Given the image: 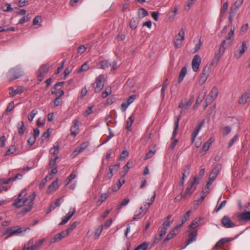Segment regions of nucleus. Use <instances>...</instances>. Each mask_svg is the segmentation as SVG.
Segmentation results:
<instances>
[{
  "instance_id": "f257e3e1",
  "label": "nucleus",
  "mask_w": 250,
  "mask_h": 250,
  "mask_svg": "<svg viewBox=\"0 0 250 250\" xmlns=\"http://www.w3.org/2000/svg\"><path fill=\"white\" fill-rule=\"evenodd\" d=\"M26 195V190L25 189L22 190L19 194L18 198L15 200L13 204V206L16 208H20L22 206H25V207L22 209L21 211L23 214L31 210L33 205V202L36 197L35 192H33L28 197H25Z\"/></svg>"
},
{
  "instance_id": "f03ea898",
  "label": "nucleus",
  "mask_w": 250,
  "mask_h": 250,
  "mask_svg": "<svg viewBox=\"0 0 250 250\" xmlns=\"http://www.w3.org/2000/svg\"><path fill=\"white\" fill-rule=\"evenodd\" d=\"M200 181V179L199 178H197L195 176L193 178V180L190 182L185 192L184 193H181V198H186L188 197H189L196 189V186L194 185L199 184Z\"/></svg>"
},
{
  "instance_id": "7ed1b4c3",
  "label": "nucleus",
  "mask_w": 250,
  "mask_h": 250,
  "mask_svg": "<svg viewBox=\"0 0 250 250\" xmlns=\"http://www.w3.org/2000/svg\"><path fill=\"white\" fill-rule=\"evenodd\" d=\"M9 76L13 78H19L24 76V72L19 66L11 68L9 72Z\"/></svg>"
},
{
  "instance_id": "20e7f679",
  "label": "nucleus",
  "mask_w": 250,
  "mask_h": 250,
  "mask_svg": "<svg viewBox=\"0 0 250 250\" xmlns=\"http://www.w3.org/2000/svg\"><path fill=\"white\" fill-rule=\"evenodd\" d=\"M50 64L46 62L42 64L37 71V76L39 78H43L46 76V74L49 70Z\"/></svg>"
},
{
  "instance_id": "39448f33",
  "label": "nucleus",
  "mask_w": 250,
  "mask_h": 250,
  "mask_svg": "<svg viewBox=\"0 0 250 250\" xmlns=\"http://www.w3.org/2000/svg\"><path fill=\"white\" fill-rule=\"evenodd\" d=\"M185 39V32L183 28L179 30V33L175 36L174 43L175 48L180 47Z\"/></svg>"
},
{
  "instance_id": "423d86ee",
  "label": "nucleus",
  "mask_w": 250,
  "mask_h": 250,
  "mask_svg": "<svg viewBox=\"0 0 250 250\" xmlns=\"http://www.w3.org/2000/svg\"><path fill=\"white\" fill-rule=\"evenodd\" d=\"M197 229H193L190 230V232L188 235V239L187 240V244L186 246L182 249H185L188 245L195 241L197 239Z\"/></svg>"
},
{
  "instance_id": "0eeeda50",
  "label": "nucleus",
  "mask_w": 250,
  "mask_h": 250,
  "mask_svg": "<svg viewBox=\"0 0 250 250\" xmlns=\"http://www.w3.org/2000/svg\"><path fill=\"white\" fill-rule=\"evenodd\" d=\"M24 87L22 86H18L16 87H10L9 88V94L10 97H13L16 95L21 94L24 91Z\"/></svg>"
},
{
  "instance_id": "6e6552de",
  "label": "nucleus",
  "mask_w": 250,
  "mask_h": 250,
  "mask_svg": "<svg viewBox=\"0 0 250 250\" xmlns=\"http://www.w3.org/2000/svg\"><path fill=\"white\" fill-rule=\"evenodd\" d=\"M68 235L69 234L66 230L62 231L60 233L55 235L54 237L50 240V244L59 242Z\"/></svg>"
},
{
  "instance_id": "1a4fd4ad",
  "label": "nucleus",
  "mask_w": 250,
  "mask_h": 250,
  "mask_svg": "<svg viewBox=\"0 0 250 250\" xmlns=\"http://www.w3.org/2000/svg\"><path fill=\"white\" fill-rule=\"evenodd\" d=\"M201 62V59L199 55H195L192 61V68L194 72H197Z\"/></svg>"
},
{
  "instance_id": "9d476101",
  "label": "nucleus",
  "mask_w": 250,
  "mask_h": 250,
  "mask_svg": "<svg viewBox=\"0 0 250 250\" xmlns=\"http://www.w3.org/2000/svg\"><path fill=\"white\" fill-rule=\"evenodd\" d=\"M27 229H30L29 228H25L24 229H22V228H18L17 229H13L12 228L7 229L5 233L8 234V236L7 238L13 235H17L21 233L23 231H25Z\"/></svg>"
},
{
  "instance_id": "9b49d317",
  "label": "nucleus",
  "mask_w": 250,
  "mask_h": 250,
  "mask_svg": "<svg viewBox=\"0 0 250 250\" xmlns=\"http://www.w3.org/2000/svg\"><path fill=\"white\" fill-rule=\"evenodd\" d=\"M221 223L224 227L226 228H231L235 226V224L231 221L230 218L227 216H224L222 220Z\"/></svg>"
},
{
  "instance_id": "f8f14e48",
  "label": "nucleus",
  "mask_w": 250,
  "mask_h": 250,
  "mask_svg": "<svg viewBox=\"0 0 250 250\" xmlns=\"http://www.w3.org/2000/svg\"><path fill=\"white\" fill-rule=\"evenodd\" d=\"M218 93L219 91L218 88L216 87H213L208 97L206 98L207 99V101L208 103H212L213 101L217 97Z\"/></svg>"
},
{
  "instance_id": "ddd939ff",
  "label": "nucleus",
  "mask_w": 250,
  "mask_h": 250,
  "mask_svg": "<svg viewBox=\"0 0 250 250\" xmlns=\"http://www.w3.org/2000/svg\"><path fill=\"white\" fill-rule=\"evenodd\" d=\"M248 46L246 42L244 41L242 43V45L240 48L238 49L234 53V56L235 58L239 59L245 53L247 49Z\"/></svg>"
},
{
  "instance_id": "4468645a",
  "label": "nucleus",
  "mask_w": 250,
  "mask_h": 250,
  "mask_svg": "<svg viewBox=\"0 0 250 250\" xmlns=\"http://www.w3.org/2000/svg\"><path fill=\"white\" fill-rule=\"evenodd\" d=\"M73 125L71 127L70 131L71 135L75 137L79 133V120L77 119H75L73 122Z\"/></svg>"
},
{
  "instance_id": "2eb2a0df",
  "label": "nucleus",
  "mask_w": 250,
  "mask_h": 250,
  "mask_svg": "<svg viewBox=\"0 0 250 250\" xmlns=\"http://www.w3.org/2000/svg\"><path fill=\"white\" fill-rule=\"evenodd\" d=\"M181 225H179L175 227L169 233L167 234L166 238L164 240V243H166V242L171 239L174 236L177 234V232L178 230L181 228Z\"/></svg>"
},
{
  "instance_id": "dca6fc26",
  "label": "nucleus",
  "mask_w": 250,
  "mask_h": 250,
  "mask_svg": "<svg viewBox=\"0 0 250 250\" xmlns=\"http://www.w3.org/2000/svg\"><path fill=\"white\" fill-rule=\"evenodd\" d=\"M89 142H83V143L82 144H81V145L79 147H78L73 152V155L74 156H77V155H78V154L82 151L84 149H85L87 147V146H89Z\"/></svg>"
},
{
  "instance_id": "f3484780",
  "label": "nucleus",
  "mask_w": 250,
  "mask_h": 250,
  "mask_svg": "<svg viewBox=\"0 0 250 250\" xmlns=\"http://www.w3.org/2000/svg\"><path fill=\"white\" fill-rule=\"evenodd\" d=\"M135 119V116L134 114H132L127 119L126 123L125 128L130 131H132L131 125L133 123Z\"/></svg>"
},
{
  "instance_id": "a211bd4d",
  "label": "nucleus",
  "mask_w": 250,
  "mask_h": 250,
  "mask_svg": "<svg viewBox=\"0 0 250 250\" xmlns=\"http://www.w3.org/2000/svg\"><path fill=\"white\" fill-rule=\"evenodd\" d=\"M238 219L241 221L250 220V211H244L238 216Z\"/></svg>"
},
{
  "instance_id": "6ab92c4d",
  "label": "nucleus",
  "mask_w": 250,
  "mask_h": 250,
  "mask_svg": "<svg viewBox=\"0 0 250 250\" xmlns=\"http://www.w3.org/2000/svg\"><path fill=\"white\" fill-rule=\"evenodd\" d=\"M58 180L56 179L49 186L46 191L47 193H50L52 192L55 191L58 188Z\"/></svg>"
},
{
  "instance_id": "aec40b11",
  "label": "nucleus",
  "mask_w": 250,
  "mask_h": 250,
  "mask_svg": "<svg viewBox=\"0 0 250 250\" xmlns=\"http://www.w3.org/2000/svg\"><path fill=\"white\" fill-rule=\"evenodd\" d=\"M17 126L18 134L20 136H22L26 129L24 122L21 121L18 123Z\"/></svg>"
},
{
  "instance_id": "412c9836",
  "label": "nucleus",
  "mask_w": 250,
  "mask_h": 250,
  "mask_svg": "<svg viewBox=\"0 0 250 250\" xmlns=\"http://www.w3.org/2000/svg\"><path fill=\"white\" fill-rule=\"evenodd\" d=\"M104 79H97L96 81V85L95 87V92L97 93L100 92L104 86Z\"/></svg>"
},
{
  "instance_id": "4be33fe9",
  "label": "nucleus",
  "mask_w": 250,
  "mask_h": 250,
  "mask_svg": "<svg viewBox=\"0 0 250 250\" xmlns=\"http://www.w3.org/2000/svg\"><path fill=\"white\" fill-rule=\"evenodd\" d=\"M222 169V165L220 164H217L212 170L210 175L213 176L214 177L216 178L219 172Z\"/></svg>"
},
{
  "instance_id": "5701e85b",
  "label": "nucleus",
  "mask_w": 250,
  "mask_h": 250,
  "mask_svg": "<svg viewBox=\"0 0 250 250\" xmlns=\"http://www.w3.org/2000/svg\"><path fill=\"white\" fill-rule=\"evenodd\" d=\"M239 8L232 5L230 7V10L229 14V21L230 24L232 23L233 18L234 16L236 15L237 12Z\"/></svg>"
},
{
  "instance_id": "b1692460",
  "label": "nucleus",
  "mask_w": 250,
  "mask_h": 250,
  "mask_svg": "<svg viewBox=\"0 0 250 250\" xmlns=\"http://www.w3.org/2000/svg\"><path fill=\"white\" fill-rule=\"evenodd\" d=\"M59 146L58 145L54 146L53 147L51 148L50 149V154L51 155L50 157L55 158L56 159H58V153H59Z\"/></svg>"
},
{
  "instance_id": "393cba45",
  "label": "nucleus",
  "mask_w": 250,
  "mask_h": 250,
  "mask_svg": "<svg viewBox=\"0 0 250 250\" xmlns=\"http://www.w3.org/2000/svg\"><path fill=\"white\" fill-rule=\"evenodd\" d=\"M223 55V54L221 52L218 51L216 52L214 57L210 63V65L212 66L214 64H217L219 61L221 57Z\"/></svg>"
},
{
  "instance_id": "a878e982",
  "label": "nucleus",
  "mask_w": 250,
  "mask_h": 250,
  "mask_svg": "<svg viewBox=\"0 0 250 250\" xmlns=\"http://www.w3.org/2000/svg\"><path fill=\"white\" fill-rule=\"evenodd\" d=\"M250 96V93L249 92H244L239 100V104H245Z\"/></svg>"
},
{
  "instance_id": "bb28decb",
  "label": "nucleus",
  "mask_w": 250,
  "mask_h": 250,
  "mask_svg": "<svg viewBox=\"0 0 250 250\" xmlns=\"http://www.w3.org/2000/svg\"><path fill=\"white\" fill-rule=\"evenodd\" d=\"M203 123L204 121H203L202 123L200 124V125H199L195 129V130L192 133L191 141L192 143L195 141L196 136L198 134L201 127L203 126Z\"/></svg>"
},
{
  "instance_id": "cd10ccee",
  "label": "nucleus",
  "mask_w": 250,
  "mask_h": 250,
  "mask_svg": "<svg viewBox=\"0 0 250 250\" xmlns=\"http://www.w3.org/2000/svg\"><path fill=\"white\" fill-rule=\"evenodd\" d=\"M23 248L26 250H34V242L33 239H31L29 241L24 245Z\"/></svg>"
},
{
  "instance_id": "c85d7f7f",
  "label": "nucleus",
  "mask_w": 250,
  "mask_h": 250,
  "mask_svg": "<svg viewBox=\"0 0 250 250\" xmlns=\"http://www.w3.org/2000/svg\"><path fill=\"white\" fill-rule=\"evenodd\" d=\"M89 68V65L88 64V62H86L83 64H82L78 69L77 70V72L78 73H81L83 72L88 70Z\"/></svg>"
},
{
  "instance_id": "c756f323",
  "label": "nucleus",
  "mask_w": 250,
  "mask_h": 250,
  "mask_svg": "<svg viewBox=\"0 0 250 250\" xmlns=\"http://www.w3.org/2000/svg\"><path fill=\"white\" fill-rule=\"evenodd\" d=\"M148 15V12L144 8H140L138 11L139 18L142 19Z\"/></svg>"
},
{
  "instance_id": "7c9ffc66",
  "label": "nucleus",
  "mask_w": 250,
  "mask_h": 250,
  "mask_svg": "<svg viewBox=\"0 0 250 250\" xmlns=\"http://www.w3.org/2000/svg\"><path fill=\"white\" fill-rule=\"evenodd\" d=\"M138 20L137 19L132 18L129 22L130 28L132 29H135L138 26Z\"/></svg>"
},
{
  "instance_id": "2f4dec72",
  "label": "nucleus",
  "mask_w": 250,
  "mask_h": 250,
  "mask_svg": "<svg viewBox=\"0 0 250 250\" xmlns=\"http://www.w3.org/2000/svg\"><path fill=\"white\" fill-rule=\"evenodd\" d=\"M180 116H179L177 120L174 123V130L172 132V135L171 139L174 138L177 134V129H178V126H179V120H180Z\"/></svg>"
},
{
  "instance_id": "473e14b6",
  "label": "nucleus",
  "mask_w": 250,
  "mask_h": 250,
  "mask_svg": "<svg viewBox=\"0 0 250 250\" xmlns=\"http://www.w3.org/2000/svg\"><path fill=\"white\" fill-rule=\"evenodd\" d=\"M99 65L100 67L103 69H106L111 66V64L109 63L108 60L101 61L99 63Z\"/></svg>"
},
{
  "instance_id": "72a5a7b5",
  "label": "nucleus",
  "mask_w": 250,
  "mask_h": 250,
  "mask_svg": "<svg viewBox=\"0 0 250 250\" xmlns=\"http://www.w3.org/2000/svg\"><path fill=\"white\" fill-rule=\"evenodd\" d=\"M229 241V240H228L226 238H223L220 239L219 241H218L217 243L215 244L214 249H216L217 247H221L223 246L225 243L228 242Z\"/></svg>"
},
{
  "instance_id": "f704fd0d",
  "label": "nucleus",
  "mask_w": 250,
  "mask_h": 250,
  "mask_svg": "<svg viewBox=\"0 0 250 250\" xmlns=\"http://www.w3.org/2000/svg\"><path fill=\"white\" fill-rule=\"evenodd\" d=\"M191 211L190 210L188 211L186 214L184 215V216L181 218V226L188 220V219L189 218V217L190 216V214L191 213Z\"/></svg>"
},
{
  "instance_id": "c9c22d12",
  "label": "nucleus",
  "mask_w": 250,
  "mask_h": 250,
  "mask_svg": "<svg viewBox=\"0 0 250 250\" xmlns=\"http://www.w3.org/2000/svg\"><path fill=\"white\" fill-rule=\"evenodd\" d=\"M15 29L13 27H8L7 25L4 26H0V32H5V31H14Z\"/></svg>"
},
{
  "instance_id": "e433bc0d",
  "label": "nucleus",
  "mask_w": 250,
  "mask_h": 250,
  "mask_svg": "<svg viewBox=\"0 0 250 250\" xmlns=\"http://www.w3.org/2000/svg\"><path fill=\"white\" fill-rule=\"evenodd\" d=\"M212 143L211 139H208L203 145L202 149L204 151H207L209 148Z\"/></svg>"
},
{
  "instance_id": "4c0bfd02",
  "label": "nucleus",
  "mask_w": 250,
  "mask_h": 250,
  "mask_svg": "<svg viewBox=\"0 0 250 250\" xmlns=\"http://www.w3.org/2000/svg\"><path fill=\"white\" fill-rule=\"evenodd\" d=\"M129 201H130V200L128 198L124 199L122 201V202L119 205V206L117 207V210L118 211H119L122 208V207H125L126 205H127L129 203Z\"/></svg>"
},
{
  "instance_id": "58836bf2",
  "label": "nucleus",
  "mask_w": 250,
  "mask_h": 250,
  "mask_svg": "<svg viewBox=\"0 0 250 250\" xmlns=\"http://www.w3.org/2000/svg\"><path fill=\"white\" fill-rule=\"evenodd\" d=\"M37 113H38V111L36 110H35V109L31 111V112L28 115V121L30 122H32L34 118L37 114Z\"/></svg>"
},
{
  "instance_id": "ea45409f",
  "label": "nucleus",
  "mask_w": 250,
  "mask_h": 250,
  "mask_svg": "<svg viewBox=\"0 0 250 250\" xmlns=\"http://www.w3.org/2000/svg\"><path fill=\"white\" fill-rule=\"evenodd\" d=\"M210 71V66H206L203 70L202 73V78L206 77L208 78V74Z\"/></svg>"
},
{
  "instance_id": "a19ab883",
  "label": "nucleus",
  "mask_w": 250,
  "mask_h": 250,
  "mask_svg": "<svg viewBox=\"0 0 250 250\" xmlns=\"http://www.w3.org/2000/svg\"><path fill=\"white\" fill-rule=\"evenodd\" d=\"M104 226L103 225L100 226L96 230L95 232V238L98 239L99 237L100 236L103 229Z\"/></svg>"
},
{
  "instance_id": "79ce46f5",
  "label": "nucleus",
  "mask_w": 250,
  "mask_h": 250,
  "mask_svg": "<svg viewBox=\"0 0 250 250\" xmlns=\"http://www.w3.org/2000/svg\"><path fill=\"white\" fill-rule=\"evenodd\" d=\"M111 93V87H106L105 90L102 93V97L105 98Z\"/></svg>"
},
{
  "instance_id": "37998d69",
  "label": "nucleus",
  "mask_w": 250,
  "mask_h": 250,
  "mask_svg": "<svg viewBox=\"0 0 250 250\" xmlns=\"http://www.w3.org/2000/svg\"><path fill=\"white\" fill-rule=\"evenodd\" d=\"M156 150L155 149H154L153 150L150 149L149 150V151L146 154L145 157V160H146L148 159H150L151 158L153 155L155 153Z\"/></svg>"
},
{
  "instance_id": "c03bdc74",
  "label": "nucleus",
  "mask_w": 250,
  "mask_h": 250,
  "mask_svg": "<svg viewBox=\"0 0 250 250\" xmlns=\"http://www.w3.org/2000/svg\"><path fill=\"white\" fill-rule=\"evenodd\" d=\"M44 241H45V239L43 238L42 239L39 240L36 243H35V244H34V250H37L38 249H39L40 247H41L42 246V245L43 244Z\"/></svg>"
},
{
  "instance_id": "a18cd8bd",
  "label": "nucleus",
  "mask_w": 250,
  "mask_h": 250,
  "mask_svg": "<svg viewBox=\"0 0 250 250\" xmlns=\"http://www.w3.org/2000/svg\"><path fill=\"white\" fill-rule=\"evenodd\" d=\"M42 21V18L41 16H37L35 17L33 20V25H41L40 23Z\"/></svg>"
},
{
  "instance_id": "49530a36",
  "label": "nucleus",
  "mask_w": 250,
  "mask_h": 250,
  "mask_svg": "<svg viewBox=\"0 0 250 250\" xmlns=\"http://www.w3.org/2000/svg\"><path fill=\"white\" fill-rule=\"evenodd\" d=\"M73 69V67L72 66H68L67 67H66L64 72H63V76H64V78H66L67 77H68L69 76V75L70 74V72L72 71Z\"/></svg>"
},
{
  "instance_id": "de8ad7c7",
  "label": "nucleus",
  "mask_w": 250,
  "mask_h": 250,
  "mask_svg": "<svg viewBox=\"0 0 250 250\" xmlns=\"http://www.w3.org/2000/svg\"><path fill=\"white\" fill-rule=\"evenodd\" d=\"M55 90L56 89H54V90H52V93L55 94L57 97L60 98V97L64 94V92L62 89H58V91H56Z\"/></svg>"
},
{
  "instance_id": "09e8293b",
  "label": "nucleus",
  "mask_w": 250,
  "mask_h": 250,
  "mask_svg": "<svg viewBox=\"0 0 250 250\" xmlns=\"http://www.w3.org/2000/svg\"><path fill=\"white\" fill-rule=\"evenodd\" d=\"M16 151V148L15 146H11L9 148V149L7 150V151L6 152L5 155H9L10 154H15V152Z\"/></svg>"
},
{
  "instance_id": "8fccbe9b",
  "label": "nucleus",
  "mask_w": 250,
  "mask_h": 250,
  "mask_svg": "<svg viewBox=\"0 0 250 250\" xmlns=\"http://www.w3.org/2000/svg\"><path fill=\"white\" fill-rule=\"evenodd\" d=\"M227 201L226 200L223 201L219 205H216L214 211L216 212H218L222 208L226 205Z\"/></svg>"
},
{
  "instance_id": "3c124183",
  "label": "nucleus",
  "mask_w": 250,
  "mask_h": 250,
  "mask_svg": "<svg viewBox=\"0 0 250 250\" xmlns=\"http://www.w3.org/2000/svg\"><path fill=\"white\" fill-rule=\"evenodd\" d=\"M109 133L108 136L107 137V138L105 140H104L100 145H103L106 143L111 138H112L114 136V133L112 132V131L110 128H109Z\"/></svg>"
},
{
  "instance_id": "603ef678",
  "label": "nucleus",
  "mask_w": 250,
  "mask_h": 250,
  "mask_svg": "<svg viewBox=\"0 0 250 250\" xmlns=\"http://www.w3.org/2000/svg\"><path fill=\"white\" fill-rule=\"evenodd\" d=\"M149 243L144 242L137 246V247H141V248L139 249V250H146L149 246Z\"/></svg>"
},
{
  "instance_id": "864d4df0",
  "label": "nucleus",
  "mask_w": 250,
  "mask_h": 250,
  "mask_svg": "<svg viewBox=\"0 0 250 250\" xmlns=\"http://www.w3.org/2000/svg\"><path fill=\"white\" fill-rule=\"evenodd\" d=\"M192 103H190V101H188L186 104H184L183 102H181L179 105V107L181 108H188V107L190 106Z\"/></svg>"
},
{
  "instance_id": "5fc2aeb1",
  "label": "nucleus",
  "mask_w": 250,
  "mask_h": 250,
  "mask_svg": "<svg viewBox=\"0 0 250 250\" xmlns=\"http://www.w3.org/2000/svg\"><path fill=\"white\" fill-rule=\"evenodd\" d=\"M196 0H188L187 1V4L185 6V9L187 11L188 10Z\"/></svg>"
},
{
  "instance_id": "6e6d98bb",
  "label": "nucleus",
  "mask_w": 250,
  "mask_h": 250,
  "mask_svg": "<svg viewBox=\"0 0 250 250\" xmlns=\"http://www.w3.org/2000/svg\"><path fill=\"white\" fill-rule=\"evenodd\" d=\"M15 107L14 103L13 101L10 102L6 109V112H9L11 111Z\"/></svg>"
},
{
  "instance_id": "4d7b16f0",
  "label": "nucleus",
  "mask_w": 250,
  "mask_h": 250,
  "mask_svg": "<svg viewBox=\"0 0 250 250\" xmlns=\"http://www.w3.org/2000/svg\"><path fill=\"white\" fill-rule=\"evenodd\" d=\"M129 155V153L127 151V150H124L120 155V160H124L126 157H127Z\"/></svg>"
},
{
  "instance_id": "13d9d810",
  "label": "nucleus",
  "mask_w": 250,
  "mask_h": 250,
  "mask_svg": "<svg viewBox=\"0 0 250 250\" xmlns=\"http://www.w3.org/2000/svg\"><path fill=\"white\" fill-rule=\"evenodd\" d=\"M2 9H3V10L4 11H6V12L10 11L11 10H12V8L11 6V4L9 3H8L4 4L2 6Z\"/></svg>"
},
{
  "instance_id": "bf43d9fd",
  "label": "nucleus",
  "mask_w": 250,
  "mask_h": 250,
  "mask_svg": "<svg viewBox=\"0 0 250 250\" xmlns=\"http://www.w3.org/2000/svg\"><path fill=\"white\" fill-rule=\"evenodd\" d=\"M187 72V69L186 67H184L182 68L178 78H184L186 76Z\"/></svg>"
},
{
  "instance_id": "052dcab7",
  "label": "nucleus",
  "mask_w": 250,
  "mask_h": 250,
  "mask_svg": "<svg viewBox=\"0 0 250 250\" xmlns=\"http://www.w3.org/2000/svg\"><path fill=\"white\" fill-rule=\"evenodd\" d=\"M228 3L227 1L223 4V5L221 9L220 15L221 16H223L224 14V13L226 12V10L228 9Z\"/></svg>"
},
{
  "instance_id": "680f3d73",
  "label": "nucleus",
  "mask_w": 250,
  "mask_h": 250,
  "mask_svg": "<svg viewBox=\"0 0 250 250\" xmlns=\"http://www.w3.org/2000/svg\"><path fill=\"white\" fill-rule=\"evenodd\" d=\"M113 168L112 167H109V171L105 175L104 178L105 180L110 179L113 176Z\"/></svg>"
},
{
  "instance_id": "e2e57ef3",
  "label": "nucleus",
  "mask_w": 250,
  "mask_h": 250,
  "mask_svg": "<svg viewBox=\"0 0 250 250\" xmlns=\"http://www.w3.org/2000/svg\"><path fill=\"white\" fill-rule=\"evenodd\" d=\"M57 159H56L55 158H52V157L50 158V161H49V167L50 168L54 167L55 166L56 160Z\"/></svg>"
},
{
  "instance_id": "0e129e2a",
  "label": "nucleus",
  "mask_w": 250,
  "mask_h": 250,
  "mask_svg": "<svg viewBox=\"0 0 250 250\" xmlns=\"http://www.w3.org/2000/svg\"><path fill=\"white\" fill-rule=\"evenodd\" d=\"M76 212V209L74 208H70L69 212L66 214V216L69 217L70 219Z\"/></svg>"
},
{
  "instance_id": "69168bd1",
  "label": "nucleus",
  "mask_w": 250,
  "mask_h": 250,
  "mask_svg": "<svg viewBox=\"0 0 250 250\" xmlns=\"http://www.w3.org/2000/svg\"><path fill=\"white\" fill-rule=\"evenodd\" d=\"M235 28H231L229 32V33L227 37H226L227 40H231L233 38L234 34Z\"/></svg>"
},
{
  "instance_id": "338daca9",
  "label": "nucleus",
  "mask_w": 250,
  "mask_h": 250,
  "mask_svg": "<svg viewBox=\"0 0 250 250\" xmlns=\"http://www.w3.org/2000/svg\"><path fill=\"white\" fill-rule=\"evenodd\" d=\"M77 224V222H75L73 224H72L71 226L67 229H66V231L68 232V234H69L72 231V230L74 229L76 227Z\"/></svg>"
},
{
  "instance_id": "774afa93",
  "label": "nucleus",
  "mask_w": 250,
  "mask_h": 250,
  "mask_svg": "<svg viewBox=\"0 0 250 250\" xmlns=\"http://www.w3.org/2000/svg\"><path fill=\"white\" fill-rule=\"evenodd\" d=\"M109 192L104 193L101 194L100 198L99 199L102 202H104L109 196Z\"/></svg>"
}]
</instances>
